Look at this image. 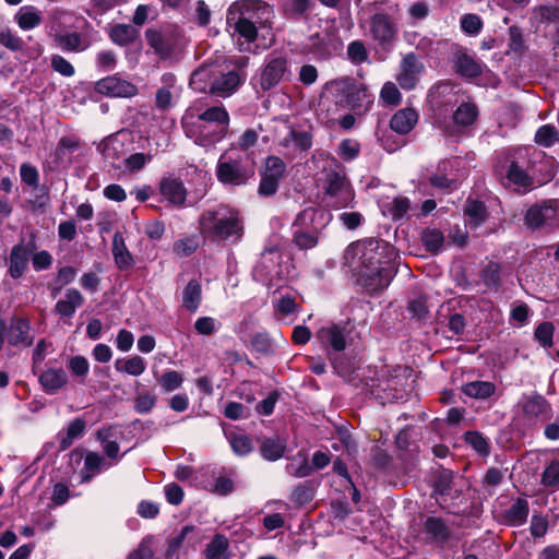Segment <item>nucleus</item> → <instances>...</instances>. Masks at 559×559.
Masks as SVG:
<instances>
[{"instance_id":"obj_31","label":"nucleus","mask_w":559,"mask_h":559,"mask_svg":"<svg viewBox=\"0 0 559 559\" xmlns=\"http://www.w3.org/2000/svg\"><path fill=\"white\" fill-rule=\"evenodd\" d=\"M38 381L47 394H56L68 383V374L62 368H49L39 374Z\"/></svg>"},{"instance_id":"obj_59","label":"nucleus","mask_w":559,"mask_h":559,"mask_svg":"<svg viewBox=\"0 0 559 559\" xmlns=\"http://www.w3.org/2000/svg\"><path fill=\"white\" fill-rule=\"evenodd\" d=\"M251 347L254 352L267 356L274 353L273 342L267 332H257L251 335Z\"/></svg>"},{"instance_id":"obj_15","label":"nucleus","mask_w":559,"mask_h":559,"mask_svg":"<svg viewBox=\"0 0 559 559\" xmlns=\"http://www.w3.org/2000/svg\"><path fill=\"white\" fill-rule=\"evenodd\" d=\"M370 34L383 49H388L395 41L397 36V26L393 17L388 13H376L370 19Z\"/></svg>"},{"instance_id":"obj_53","label":"nucleus","mask_w":559,"mask_h":559,"mask_svg":"<svg viewBox=\"0 0 559 559\" xmlns=\"http://www.w3.org/2000/svg\"><path fill=\"white\" fill-rule=\"evenodd\" d=\"M314 493L316 486L313 480H306L294 488L289 499L296 506L302 507L313 500Z\"/></svg>"},{"instance_id":"obj_4","label":"nucleus","mask_w":559,"mask_h":559,"mask_svg":"<svg viewBox=\"0 0 559 559\" xmlns=\"http://www.w3.org/2000/svg\"><path fill=\"white\" fill-rule=\"evenodd\" d=\"M215 175L224 186L241 187L254 179L255 170L253 163L243 155L226 152L217 160Z\"/></svg>"},{"instance_id":"obj_56","label":"nucleus","mask_w":559,"mask_h":559,"mask_svg":"<svg viewBox=\"0 0 559 559\" xmlns=\"http://www.w3.org/2000/svg\"><path fill=\"white\" fill-rule=\"evenodd\" d=\"M115 368L119 372H126L131 376H140L145 371L146 364L144 359L135 355L128 359H117L115 362Z\"/></svg>"},{"instance_id":"obj_27","label":"nucleus","mask_w":559,"mask_h":559,"mask_svg":"<svg viewBox=\"0 0 559 559\" xmlns=\"http://www.w3.org/2000/svg\"><path fill=\"white\" fill-rule=\"evenodd\" d=\"M423 532L430 540L439 545L447 544L452 536V531L447 520L435 515H429L425 519Z\"/></svg>"},{"instance_id":"obj_55","label":"nucleus","mask_w":559,"mask_h":559,"mask_svg":"<svg viewBox=\"0 0 559 559\" xmlns=\"http://www.w3.org/2000/svg\"><path fill=\"white\" fill-rule=\"evenodd\" d=\"M320 235L312 230L295 228L293 231V242L300 250H310L318 246Z\"/></svg>"},{"instance_id":"obj_39","label":"nucleus","mask_w":559,"mask_h":559,"mask_svg":"<svg viewBox=\"0 0 559 559\" xmlns=\"http://www.w3.org/2000/svg\"><path fill=\"white\" fill-rule=\"evenodd\" d=\"M86 429V421L82 417L74 418L67 427L66 433H58L59 451L69 449L75 439L82 437Z\"/></svg>"},{"instance_id":"obj_1","label":"nucleus","mask_w":559,"mask_h":559,"mask_svg":"<svg viewBox=\"0 0 559 559\" xmlns=\"http://www.w3.org/2000/svg\"><path fill=\"white\" fill-rule=\"evenodd\" d=\"M200 231L212 242L235 243L243 237V219L238 210L219 205L204 211L199 219Z\"/></svg>"},{"instance_id":"obj_45","label":"nucleus","mask_w":559,"mask_h":559,"mask_svg":"<svg viewBox=\"0 0 559 559\" xmlns=\"http://www.w3.org/2000/svg\"><path fill=\"white\" fill-rule=\"evenodd\" d=\"M478 108L474 103H462L453 112L452 119L456 126L469 127L478 118Z\"/></svg>"},{"instance_id":"obj_13","label":"nucleus","mask_w":559,"mask_h":559,"mask_svg":"<svg viewBox=\"0 0 559 559\" xmlns=\"http://www.w3.org/2000/svg\"><path fill=\"white\" fill-rule=\"evenodd\" d=\"M518 405L521 408L523 418L528 421H545L552 417L551 404L544 395L536 391L522 394Z\"/></svg>"},{"instance_id":"obj_58","label":"nucleus","mask_w":559,"mask_h":559,"mask_svg":"<svg viewBox=\"0 0 559 559\" xmlns=\"http://www.w3.org/2000/svg\"><path fill=\"white\" fill-rule=\"evenodd\" d=\"M534 142L539 146L550 147L559 142V132L554 124H543L537 129Z\"/></svg>"},{"instance_id":"obj_14","label":"nucleus","mask_w":559,"mask_h":559,"mask_svg":"<svg viewBox=\"0 0 559 559\" xmlns=\"http://www.w3.org/2000/svg\"><path fill=\"white\" fill-rule=\"evenodd\" d=\"M349 333L348 323H331L316 332V337L322 347L331 353H342L346 349V335Z\"/></svg>"},{"instance_id":"obj_63","label":"nucleus","mask_w":559,"mask_h":559,"mask_svg":"<svg viewBox=\"0 0 559 559\" xmlns=\"http://www.w3.org/2000/svg\"><path fill=\"white\" fill-rule=\"evenodd\" d=\"M407 311L413 318L424 321L429 316L428 299L426 296H419L408 301Z\"/></svg>"},{"instance_id":"obj_30","label":"nucleus","mask_w":559,"mask_h":559,"mask_svg":"<svg viewBox=\"0 0 559 559\" xmlns=\"http://www.w3.org/2000/svg\"><path fill=\"white\" fill-rule=\"evenodd\" d=\"M463 213L467 217V225L473 229L480 227L489 217L485 202L478 199L467 198Z\"/></svg>"},{"instance_id":"obj_48","label":"nucleus","mask_w":559,"mask_h":559,"mask_svg":"<svg viewBox=\"0 0 559 559\" xmlns=\"http://www.w3.org/2000/svg\"><path fill=\"white\" fill-rule=\"evenodd\" d=\"M15 20L22 29L29 31L40 25L43 17L35 7L25 5L19 10L15 15Z\"/></svg>"},{"instance_id":"obj_22","label":"nucleus","mask_w":559,"mask_h":559,"mask_svg":"<svg viewBox=\"0 0 559 559\" xmlns=\"http://www.w3.org/2000/svg\"><path fill=\"white\" fill-rule=\"evenodd\" d=\"M95 91L107 97H132L138 94V87L117 75L100 79L95 84Z\"/></svg>"},{"instance_id":"obj_38","label":"nucleus","mask_w":559,"mask_h":559,"mask_svg":"<svg viewBox=\"0 0 559 559\" xmlns=\"http://www.w3.org/2000/svg\"><path fill=\"white\" fill-rule=\"evenodd\" d=\"M139 35L140 33L134 26L121 23L115 24L108 33L110 40L120 47L133 44Z\"/></svg>"},{"instance_id":"obj_32","label":"nucleus","mask_w":559,"mask_h":559,"mask_svg":"<svg viewBox=\"0 0 559 559\" xmlns=\"http://www.w3.org/2000/svg\"><path fill=\"white\" fill-rule=\"evenodd\" d=\"M215 64L204 63L197 68L190 76V87L195 92L210 94L211 85L215 76Z\"/></svg>"},{"instance_id":"obj_57","label":"nucleus","mask_w":559,"mask_h":559,"mask_svg":"<svg viewBox=\"0 0 559 559\" xmlns=\"http://www.w3.org/2000/svg\"><path fill=\"white\" fill-rule=\"evenodd\" d=\"M328 357L337 376L342 378H349L354 373V362L342 353L335 354L329 352Z\"/></svg>"},{"instance_id":"obj_21","label":"nucleus","mask_w":559,"mask_h":559,"mask_svg":"<svg viewBox=\"0 0 559 559\" xmlns=\"http://www.w3.org/2000/svg\"><path fill=\"white\" fill-rule=\"evenodd\" d=\"M31 321L25 317L12 316L9 325L7 324V342L10 346L29 347L34 343L31 334Z\"/></svg>"},{"instance_id":"obj_52","label":"nucleus","mask_w":559,"mask_h":559,"mask_svg":"<svg viewBox=\"0 0 559 559\" xmlns=\"http://www.w3.org/2000/svg\"><path fill=\"white\" fill-rule=\"evenodd\" d=\"M122 143H120L116 138L109 136L102 141L98 145V151L102 153L104 159L108 160L112 167L119 168V165L116 164V160L121 158V150Z\"/></svg>"},{"instance_id":"obj_23","label":"nucleus","mask_w":559,"mask_h":559,"mask_svg":"<svg viewBox=\"0 0 559 559\" xmlns=\"http://www.w3.org/2000/svg\"><path fill=\"white\" fill-rule=\"evenodd\" d=\"M506 179L518 194L524 195L535 189L527 164L521 166L518 160H511L506 170Z\"/></svg>"},{"instance_id":"obj_50","label":"nucleus","mask_w":559,"mask_h":559,"mask_svg":"<svg viewBox=\"0 0 559 559\" xmlns=\"http://www.w3.org/2000/svg\"><path fill=\"white\" fill-rule=\"evenodd\" d=\"M484 285L489 290H498L502 284L501 265L498 262L489 261L479 273Z\"/></svg>"},{"instance_id":"obj_47","label":"nucleus","mask_w":559,"mask_h":559,"mask_svg":"<svg viewBox=\"0 0 559 559\" xmlns=\"http://www.w3.org/2000/svg\"><path fill=\"white\" fill-rule=\"evenodd\" d=\"M420 240L427 252L437 254L443 248L444 236L438 228L426 227L420 233Z\"/></svg>"},{"instance_id":"obj_44","label":"nucleus","mask_w":559,"mask_h":559,"mask_svg":"<svg viewBox=\"0 0 559 559\" xmlns=\"http://www.w3.org/2000/svg\"><path fill=\"white\" fill-rule=\"evenodd\" d=\"M464 442L471 447L479 456L487 457L491 452V444L483 432L477 430H468L463 435Z\"/></svg>"},{"instance_id":"obj_36","label":"nucleus","mask_w":559,"mask_h":559,"mask_svg":"<svg viewBox=\"0 0 559 559\" xmlns=\"http://www.w3.org/2000/svg\"><path fill=\"white\" fill-rule=\"evenodd\" d=\"M453 472L448 468H439L433 472L431 477V497L438 499V497L450 496L453 487Z\"/></svg>"},{"instance_id":"obj_54","label":"nucleus","mask_w":559,"mask_h":559,"mask_svg":"<svg viewBox=\"0 0 559 559\" xmlns=\"http://www.w3.org/2000/svg\"><path fill=\"white\" fill-rule=\"evenodd\" d=\"M198 121L216 123L226 128L229 124V114L223 105L213 106L200 112Z\"/></svg>"},{"instance_id":"obj_42","label":"nucleus","mask_w":559,"mask_h":559,"mask_svg":"<svg viewBox=\"0 0 559 559\" xmlns=\"http://www.w3.org/2000/svg\"><path fill=\"white\" fill-rule=\"evenodd\" d=\"M314 2L311 0H292L284 8V15L287 20L294 22L308 21Z\"/></svg>"},{"instance_id":"obj_51","label":"nucleus","mask_w":559,"mask_h":559,"mask_svg":"<svg viewBox=\"0 0 559 559\" xmlns=\"http://www.w3.org/2000/svg\"><path fill=\"white\" fill-rule=\"evenodd\" d=\"M105 459L97 452L87 451L84 459V466L81 471L83 483H90L96 474L100 473Z\"/></svg>"},{"instance_id":"obj_34","label":"nucleus","mask_w":559,"mask_h":559,"mask_svg":"<svg viewBox=\"0 0 559 559\" xmlns=\"http://www.w3.org/2000/svg\"><path fill=\"white\" fill-rule=\"evenodd\" d=\"M29 257L22 246H13L8 259V274L13 280L23 276L28 267Z\"/></svg>"},{"instance_id":"obj_24","label":"nucleus","mask_w":559,"mask_h":559,"mask_svg":"<svg viewBox=\"0 0 559 559\" xmlns=\"http://www.w3.org/2000/svg\"><path fill=\"white\" fill-rule=\"evenodd\" d=\"M201 539V530L194 525H185L176 535H171L166 539L167 549L165 557L167 559L177 556L180 549L187 545L194 548Z\"/></svg>"},{"instance_id":"obj_9","label":"nucleus","mask_w":559,"mask_h":559,"mask_svg":"<svg viewBox=\"0 0 559 559\" xmlns=\"http://www.w3.org/2000/svg\"><path fill=\"white\" fill-rule=\"evenodd\" d=\"M524 225L532 231L559 227V201L549 199L531 205L525 212Z\"/></svg>"},{"instance_id":"obj_25","label":"nucleus","mask_w":559,"mask_h":559,"mask_svg":"<svg viewBox=\"0 0 559 559\" xmlns=\"http://www.w3.org/2000/svg\"><path fill=\"white\" fill-rule=\"evenodd\" d=\"M158 191L162 200L167 201L175 207H181L186 203L188 192L180 178L173 175L163 176L158 185Z\"/></svg>"},{"instance_id":"obj_37","label":"nucleus","mask_w":559,"mask_h":559,"mask_svg":"<svg viewBox=\"0 0 559 559\" xmlns=\"http://www.w3.org/2000/svg\"><path fill=\"white\" fill-rule=\"evenodd\" d=\"M287 443L285 439L263 437L260 439L261 456L270 462L282 459L285 454Z\"/></svg>"},{"instance_id":"obj_20","label":"nucleus","mask_w":559,"mask_h":559,"mask_svg":"<svg viewBox=\"0 0 559 559\" xmlns=\"http://www.w3.org/2000/svg\"><path fill=\"white\" fill-rule=\"evenodd\" d=\"M400 73L397 82L403 90L411 91L415 88L418 76L424 72L425 66L415 52H408L403 56L400 63Z\"/></svg>"},{"instance_id":"obj_28","label":"nucleus","mask_w":559,"mask_h":559,"mask_svg":"<svg viewBox=\"0 0 559 559\" xmlns=\"http://www.w3.org/2000/svg\"><path fill=\"white\" fill-rule=\"evenodd\" d=\"M111 252L116 267L119 271L128 272L134 266L135 260L130 250L128 249V247L126 246L124 238L120 231H116L114 234Z\"/></svg>"},{"instance_id":"obj_40","label":"nucleus","mask_w":559,"mask_h":559,"mask_svg":"<svg viewBox=\"0 0 559 559\" xmlns=\"http://www.w3.org/2000/svg\"><path fill=\"white\" fill-rule=\"evenodd\" d=\"M205 559H229V540L224 534H215L212 540L206 545L204 551Z\"/></svg>"},{"instance_id":"obj_3","label":"nucleus","mask_w":559,"mask_h":559,"mask_svg":"<svg viewBox=\"0 0 559 559\" xmlns=\"http://www.w3.org/2000/svg\"><path fill=\"white\" fill-rule=\"evenodd\" d=\"M346 258H358L360 266L368 270H380V267L396 271L395 249L388 241L379 238H365L348 246Z\"/></svg>"},{"instance_id":"obj_12","label":"nucleus","mask_w":559,"mask_h":559,"mask_svg":"<svg viewBox=\"0 0 559 559\" xmlns=\"http://www.w3.org/2000/svg\"><path fill=\"white\" fill-rule=\"evenodd\" d=\"M418 435L413 426H405L395 436V444L400 451L399 457L403 461V471L411 473L417 463L419 445L417 443Z\"/></svg>"},{"instance_id":"obj_19","label":"nucleus","mask_w":559,"mask_h":559,"mask_svg":"<svg viewBox=\"0 0 559 559\" xmlns=\"http://www.w3.org/2000/svg\"><path fill=\"white\" fill-rule=\"evenodd\" d=\"M226 24L233 28L247 43H253L258 38V27L253 21L245 15L238 1L231 3L226 13Z\"/></svg>"},{"instance_id":"obj_35","label":"nucleus","mask_w":559,"mask_h":559,"mask_svg":"<svg viewBox=\"0 0 559 559\" xmlns=\"http://www.w3.org/2000/svg\"><path fill=\"white\" fill-rule=\"evenodd\" d=\"M83 304V295L76 288H69L66 292V299H60L55 305V312L62 318H72L76 308Z\"/></svg>"},{"instance_id":"obj_41","label":"nucleus","mask_w":559,"mask_h":559,"mask_svg":"<svg viewBox=\"0 0 559 559\" xmlns=\"http://www.w3.org/2000/svg\"><path fill=\"white\" fill-rule=\"evenodd\" d=\"M497 391V386L490 381H471L462 385V392L475 400H487Z\"/></svg>"},{"instance_id":"obj_62","label":"nucleus","mask_w":559,"mask_h":559,"mask_svg":"<svg viewBox=\"0 0 559 559\" xmlns=\"http://www.w3.org/2000/svg\"><path fill=\"white\" fill-rule=\"evenodd\" d=\"M371 461L376 469L390 473L393 466V457L383 449L376 447L371 451Z\"/></svg>"},{"instance_id":"obj_5","label":"nucleus","mask_w":559,"mask_h":559,"mask_svg":"<svg viewBox=\"0 0 559 559\" xmlns=\"http://www.w3.org/2000/svg\"><path fill=\"white\" fill-rule=\"evenodd\" d=\"M323 192L325 198L330 199L328 205L333 209L340 210L354 206V188L345 171L340 167L338 169H330L325 171L323 179Z\"/></svg>"},{"instance_id":"obj_60","label":"nucleus","mask_w":559,"mask_h":559,"mask_svg":"<svg viewBox=\"0 0 559 559\" xmlns=\"http://www.w3.org/2000/svg\"><path fill=\"white\" fill-rule=\"evenodd\" d=\"M540 484L546 488L559 487V460H551L540 476Z\"/></svg>"},{"instance_id":"obj_16","label":"nucleus","mask_w":559,"mask_h":559,"mask_svg":"<svg viewBox=\"0 0 559 559\" xmlns=\"http://www.w3.org/2000/svg\"><path fill=\"white\" fill-rule=\"evenodd\" d=\"M526 163L535 188L548 183L557 174L556 158L545 152L534 153Z\"/></svg>"},{"instance_id":"obj_29","label":"nucleus","mask_w":559,"mask_h":559,"mask_svg":"<svg viewBox=\"0 0 559 559\" xmlns=\"http://www.w3.org/2000/svg\"><path fill=\"white\" fill-rule=\"evenodd\" d=\"M454 71L464 79H475L483 74V63L465 51L455 55Z\"/></svg>"},{"instance_id":"obj_10","label":"nucleus","mask_w":559,"mask_h":559,"mask_svg":"<svg viewBox=\"0 0 559 559\" xmlns=\"http://www.w3.org/2000/svg\"><path fill=\"white\" fill-rule=\"evenodd\" d=\"M285 174L286 164L284 160L278 156L269 155L260 169L259 197L270 198L275 195Z\"/></svg>"},{"instance_id":"obj_61","label":"nucleus","mask_w":559,"mask_h":559,"mask_svg":"<svg viewBox=\"0 0 559 559\" xmlns=\"http://www.w3.org/2000/svg\"><path fill=\"white\" fill-rule=\"evenodd\" d=\"M347 58L353 64H361L368 61L369 53L365 43L360 39L353 40L347 46Z\"/></svg>"},{"instance_id":"obj_8","label":"nucleus","mask_w":559,"mask_h":559,"mask_svg":"<svg viewBox=\"0 0 559 559\" xmlns=\"http://www.w3.org/2000/svg\"><path fill=\"white\" fill-rule=\"evenodd\" d=\"M343 40L334 31L314 33L302 45V51L318 61L329 60L343 50Z\"/></svg>"},{"instance_id":"obj_18","label":"nucleus","mask_w":559,"mask_h":559,"mask_svg":"<svg viewBox=\"0 0 559 559\" xmlns=\"http://www.w3.org/2000/svg\"><path fill=\"white\" fill-rule=\"evenodd\" d=\"M332 218L333 215L330 211L320 206H308L297 214L293 222V228H304L322 234Z\"/></svg>"},{"instance_id":"obj_11","label":"nucleus","mask_w":559,"mask_h":559,"mask_svg":"<svg viewBox=\"0 0 559 559\" xmlns=\"http://www.w3.org/2000/svg\"><path fill=\"white\" fill-rule=\"evenodd\" d=\"M395 274L396 271H391L385 267H380V270H368L359 266V270L356 273L355 284L358 285L368 296L374 297L390 285Z\"/></svg>"},{"instance_id":"obj_49","label":"nucleus","mask_w":559,"mask_h":559,"mask_svg":"<svg viewBox=\"0 0 559 559\" xmlns=\"http://www.w3.org/2000/svg\"><path fill=\"white\" fill-rule=\"evenodd\" d=\"M409 209L411 201L407 197H395L392 201L382 205L383 214L389 215L394 222L403 219Z\"/></svg>"},{"instance_id":"obj_6","label":"nucleus","mask_w":559,"mask_h":559,"mask_svg":"<svg viewBox=\"0 0 559 559\" xmlns=\"http://www.w3.org/2000/svg\"><path fill=\"white\" fill-rule=\"evenodd\" d=\"M336 104L354 111L367 110L373 103V96L367 86L355 78L345 76L335 81Z\"/></svg>"},{"instance_id":"obj_26","label":"nucleus","mask_w":559,"mask_h":559,"mask_svg":"<svg viewBox=\"0 0 559 559\" xmlns=\"http://www.w3.org/2000/svg\"><path fill=\"white\" fill-rule=\"evenodd\" d=\"M530 515V503L525 498H516L513 503L499 512L497 521L508 527H519L527 522Z\"/></svg>"},{"instance_id":"obj_7","label":"nucleus","mask_w":559,"mask_h":559,"mask_svg":"<svg viewBox=\"0 0 559 559\" xmlns=\"http://www.w3.org/2000/svg\"><path fill=\"white\" fill-rule=\"evenodd\" d=\"M292 71L288 58L284 53L273 51L265 57L264 63L260 69L259 88H255L258 95L272 91L282 82H289Z\"/></svg>"},{"instance_id":"obj_33","label":"nucleus","mask_w":559,"mask_h":559,"mask_svg":"<svg viewBox=\"0 0 559 559\" xmlns=\"http://www.w3.org/2000/svg\"><path fill=\"white\" fill-rule=\"evenodd\" d=\"M418 121V114L413 108L397 110L390 120V128L397 134L405 135L409 133Z\"/></svg>"},{"instance_id":"obj_2","label":"nucleus","mask_w":559,"mask_h":559,"mask_svg":"<svg viewBox=\"0 0 559 559\" xmlns=\"http://www.w3.org/2000/svg\"><path fill=\"white\" fill-rule=\"evenodd\" d=\"M144 36L158 60L169 64L182 60L189 43L183 29L176 24L146 28Z\"/></svg>"},{"instance_id":"obj_17","label":"nucleus","mask_w":559,"mask_h":559,"mask_svg":"<svg viewBox=\"0 0 559 559\" xmlns=\"http://www.w3.org/2000/svg\"><path fill=\"white\" fill-rule=\"evenodd\" d=\"M245 84L242 78L224 66H216L215 76L211 85L210 94L221 98L233 96Z\"/></svg>"},{"instance_id":"obj_46","label":"nucleus","mask_w":559,"mask_h":559,"mask_svg":"<svg viewBox=\"0 0 559 559\" xmlns=\"http://www.w3.org/2000/svg\"><path fill=\"white\" fill-rule=\"evenodd\" d=\"M55 40L63 51L68 52H80L87 48V44L84 43L82 35L78 32L57 34Z\"/></svg>"},{"instance_id":"obj_43","label":"nucleus","mask_w":559,"mask_h":559,"mask_svg":"<svg viewBox=\"0 0 559 559\" xmlns=\"http://www.w3.org/2000/svg\"><path fill=\"white\" fill-rule=\"evenodd\" d=\"M202 300V286L198 280L188 282L182 292V306L190 312H195Z\"/></svg>"},{"instance_id":"obj_64","label":"nucleus","mask_w":559,"mask_h":559,"mask_svg":"<svg viewBox=\"0 0 559 559\" xmlns=\"http://www.w3.org/2000/svg\"><path fill=\"white\" fill-rule=\"evenodd\" d=\"M539 23H559V7L554 4H542L534 9Z\"/></svg>"}]
</instances>
